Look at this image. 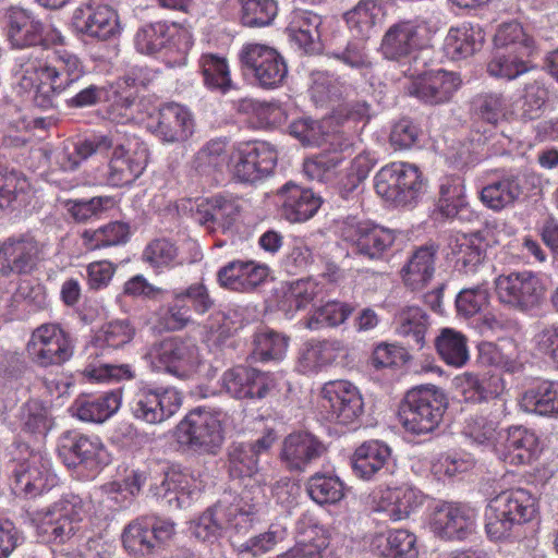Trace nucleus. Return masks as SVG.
Wrapping results in <instances>:
<instances>
[{"label":"nucleus","mask_w":558,"mask_h":558,"mask_svg":"<svg viewBox=\"0 0 558 558\" xmlns=\"http://www.w3.org/2000/svg\"><path fill=\"white\" fill-rule=\"evenodd\" d=\"M241 68L264 89H276L288 76V65L281 53L264 44L246 43L239 52Z\"/></svg>","instance_id":"obj_11"},{"label":"nucleus","mask_w":558,"mask_h":558,"mask_svg":"<svg viewBox=\"0 0 558 558\" xmlns=\"http://www.w3.org/2000/svg\"><path fill=\"white\" fill-rule=\"evenodd\" d=\"M494 44L496 49L511 50L523 56H532L535 50L534 39L518 22L501 24L495 34Z\"/></svg>","instance_id":"obj_49"},{"label":"nucleus","mask_w":558,"mask_h":558,"mask_svg":"<svg viewBox=\"0 0 558 558\" xmlns=\"http://www.w3.org/2000/svg\"><path fill=\"white\" fill-rule=\"evenodd\" d=\"M143 259L158 272L173 269L183 264L177 245L165 238L150 241L143 252Z\"/></svg>","instance_id":"obj_52"},{"label":"nucleus","mask_w":558,"mask_h":558,"mask_svg":"<svg viewBox=\"0 0 558 558\" xmlns=\"http://www.w3.org/2000/svg\"><path fill=\"white\" fill-rule=\"evenodd\" d=\"M51 463L41 452H31L13 470L12 490L16 496L35 498L58 484Z\"/></svg>","instance_id":"obj_19"},{"label":"nucleus","mask_w":558,"mask_h":558,"mask_svg":"<svg viewBox=\"0 0 558 558\" xmlns=\"http://www.w3.org/2000/svg\"><path fill=\"white\" fill-rule=\"evenodd\" d=\"M337 233L355 254L372 260L381 259L396 241L393 230L355 217L340 221Z\"/></svg>","instance_id":"obj_12"},{"label":"nucleus","mask_w":558,"mask_h":558,"mask_svg":"<svg viewBox=\"0 0 558 558\" xmlns=\"http://www.w3.org/2000/svg\"><path fill=\"white\" fill-rule=\"evenodd\" d=\"M198 64L207 88L222 93L229 89L231 77L226 58L215 53H204L201 56Z\"/></svg>","instance_id":"obj_53"},{"label":"nucleus","mask_w":558,"mask_h":558,"mask_svg":"<svg viewBox=\"0 0 558 558\" xmlns=\"http://www.w3.org/2000/svg\"><path fill=\"white\" fill-rule=\"evenodd\" d=\"M499 437L495 452L506 464L525 465L536 459L539 444L533 430L523 426H511L504 434L500 433Z\"/></svg>","instance_id":"obj_24"},{"label":"nucleus","mask_w":558,"mask_h":558,"mask_svg":"<svg viewBox=\"0 0 558 558\" xmlns=\"http://www.w3.org/2000/svg\"><path fill=\"white\" fill-rule=\"evenodd\" d=\"M182 405L181 393L174 388H140L131 403L133 416L147 424H161L172 417Z\"/></svg>","instance_id":"obj_17"},{"label":"nucleus","mask_w":558,"mask_h":558,"mask_svg":"<svg viewBox=\"0 0 558 558\" xmlns=\"http://www.w3.org/2000/svg\"><path fill=\"white\" fill-rule=\"evenodd\" d=\"M538 513L537 499L523 488L508 489L492 498L486 509L485 530L492 541L513 535Z\"/></svg>","instance_id":"obj_4"},{"label":"nucleus","mask_w":558,"mask_h":558,"mask_svg":"<svg viewBox=\"0 0 558 558\" xmlns=\"http://www.w3.org/2000/svg\"><path fill=\"white\" fill-rule=\"evenodd\" d=\"M324 287L314 278H302L290 282L283 291L280 307L286 312L304 308L315 300H323Z\"/></svg>","instance_id":"obj_44"},{"label":"nucleus","mask_w":558,"mask_h":558,"mask_svg":"<svg viewBox=\"0 0 558 558\" xmlns=\"http://www.w3.org/2000/svg\"><path fill=\"white\" fill-rule=\"evenodd\" d=\"M352 308L340 302H328L318 307L307 320V328L317 330L342 324L351 314Z\"/></svg>","instance_id":"obj_63"},{"label":"nucleus","mask_w":558,"mask_h":558,"mask_svg":"<svg viewBox=\"0 0 558 558\" xmlns=\"http://www.w3.org/2000/svg\"><path fill=\"white\" fill-rule=\"evenodd\" d=\"M85 75L78 54L56 49L45 62L26 64L20 84L25 89L34 87V105L46 110L56 107L58 96L74 90Z\"/></svg>","instance_id":"obj_2"},{"label":"nucleus","mask_w":558,"mask_h":558,"mask_svg":"<svg viewBox=\"0 0 558 558\" xmlns=\"http://www.w3.org/2000/svg\"><path fill=\"white\" fill-rule=\"evenodd\" d=\"M421 504L422 496L413 488H387L381 492L376 511L383 512L390 521L397 522L407 519Z\"/></svg>","instance_id":"obj_36"},{"label":"nucleus","mask_w":558,"mask_h":558,"mask_svg":"<svg viewBox=\"0 0 558 558\" xmlns=\"http://www.w3.org/2000/svg\"><path fill=\"white\" fill-rule=\"evenodd\" d=\"M327 57L355 70H369L373 59L366 46L365 38L348 40L344 46H339L327 51Z\"/></svg>","instance_id":"obj_50"},{"label":"nucleus","mask_w":558,"mask_h":558,"mask_svg":"<svg viewBox=\"0 0 558 558\" xmlns=\"http://www.w3.org/2000/svg\"><path fill=\"white\" fill-rule=\"evenodd\" d=\"M104 447L98 438L66 432L59 447V454L69 468L84 464L94 468L102 458Z\"/></svg>","instance_id":"obj_31"},{"label":"nucleus","mask_w":558,"mask_h":558,"mask_svg":"<svg viewBox=\"0 0 558 558\" xmlns=\"http://www.w3.org/2000/svg\"><path fill=\"white\" fill-rule=\"evenodd\" d=\"M481 32L469 25L451 27L445 38L444 48L451 59L460 60L472 56L481 47Z\"/></svg>","instance_id":"obj_47"},{"label":"nucleus","mask_w":558,"mask_h":558,"mask_svg":"<svg viewBox=\"0 0 558 558\" xmlns=\"http://www.w3.org/2000/svg\"><path fill=\"white\" fill-rule=\"evenodd\" d=\"M454 267L464 274L473 272L485 257V247L478 233L454 236L449 243Z\"/></svg>","instance_id":"obj_38"},{"label":"nucleus","mask_w":558,"mask_h":558,"mask_svg":"<svg viewBox=\"0 0 558 558\" xmlns=\"http://www.w3.org/2000/svg\"><path fill=\"white\" fill-rule=\"evenodd\" d=\"M56 347V349H72L74 343L71 335L59 324L49 323L37 327L31 337L28 347Z\"/></svg>","instance_id":"obj_62"},{"label":"nucleus","mask_w":558,"mask_h":558,"mask_svg":"<svg viewBox=\"0 0 558 558\" xmlns=\"http://www.w3.org/2000/svg\"><path fill=\"white\" fill-rule=\"evenodd\" d=\"M222 383L228 393L236 399H263L276 386L270 374L244 366L225 372Z\"/></svg>","instance_id":"obj_27"},{"label":"nucleus","mask_w":558,"mask_h":558,"mask_svg":"<svg viewBox=\"0 0 558 558\" xmlns=\"http://www.w3.org/2000/svg\"><path fill=\"white\" fill-rule=\"evenodd\" d=\"M538 184L539 178L533 172L505 171L481 189L480 198L487 208L500 211L524 199Z\"/></svg>","instance_id":"obj_13"},{"label":"nucleus","mask_w":558,"mask_h":558,"mask_svg":"<svg viewBox=\"0 0 558 558\" xmlns=\"http://www.w3.org/2000/svg\"><path fill=\"white\" fill-rule=\"evenodd\" d=\"M421 24L416 20L400 21L385 33L380 49L388 60L409 62L422 46Z\"/></svg>","instance_id":"obj_25"},{"label":"nucleus","mask_w":558,"mask_h":558,"mask_svg":"<svg viewBox=\"0 0 558 558\" xmlns=\"http://www.w3.org/2000/svg\"><path fill=\"white\" fill-rule=\"evenodd\" d=\"M323 19L310 10L298 9L290 15L287 34L291 41L305 53L315 54L322 50L320 26Z\"/></svg>","instance_id":"obj_29"},{"label":"nucleus","mask_w":558,"mask_h":558,"mask_svg":"<svg viewBox=\"0 0 558 558\" xmlns=\"http://www.w3.org/2000/svg\"><path fill=\"white\" fill-rule=\"evenodd\" d=\"M437 247L434 244L415 248L401 268L403 283L411 290L423 289L434 277Z\"/></svg>","instance_id":"obj_34"},{"label":"nucleus","mask_w":558,"mask_h":558,"mask_svg":"<svg viewBox=\"0 0 558 558\" xmlns=\"http://www.w3.org/2000/svg\"><path fill=\"white\" fill-rule=\"evenodd\" d=\"M110 155L106 171V182L120 187L132 184L144 172L148 163V147L125 129L110 130L105 134H94L74 144L73 151L62 150L58 162L63 171H72L93 155Z\"/></svg>","instance_id":"obj_1"},{"label":"nucleus","mask_w":558,"mask_h":558,"mask_svg":"<svg viewBox=\"0 0 558 558\" xmlns=\"http://www.w3.org/2000/svg\"><path fill=\"white\" fill-rule=\"evenodd\" d=\"M381 15L383 9L377 0H360L344 14V20L356 36L367 39Z\"/></svg>","instance_id":"obj_46"},{"label":"nucleus","mask_w":558,"mask_h":558,"mask_svg":"<svg viewBox=\"0 0 558 558\" xmlns=\"http://www.w3.org/2000/svg\"><path fill=\"white\" fill-rule=\"evenodd\" d=\"M498 300L511 307L527 311L541 304L545 287L532 271H513L495 279Z\"/></svg>","instance_id":"obj_16"},{"label":"nucleus","mask_w":558,"mask_h":558,"mask_svg":"<svg viewBox=\"0 0 558 558\" xmlns=\"http://www.w3.org/2000/svg\"><path fill=\"white\" fill-rule=\"evenodd\" d=\"M448 401L434 385L418 386L409 390L399 410L404 428L413 434H427L442 421Z\"/></svg>","instance_id":"obj_5"},{"label":"nucleus","mask_w":558,"mask_h":558,"mask_svg":"<svg viewBox=\"0 0 558 558\" xmlns=\"http://www.w3.org/2000/svg\"><path fill=\"white\" fill-rule=\"evenodd\" d=\"M277 161L275 145L266 141H247L233 147L228 168L236 181L255 184L272 174Z\"/></svg>","instance_id":"obj_9"},{"label":"nucleus","mask_w":558,"mask_h":558,"mask_svg":"<svg viewBox=\"0 0 558 558\" xmlns=\"http://www.w3.org/2000/svg\"><path fill=\"white\" fill-rule=\"evenodd\" d=\"M7 38L14 49L64 45V36L52 25H45L33 12L11 8L5 16Z\"/></svg>","instance_id":"obj_10"},{"label":"nucleus","mask_w":558,"mask_h":558,"mask_svg":"<svg viewBox=\"0 0 558 558\" xmlns=\"http://www.w3.org/2000/svg\"><path fill=\"white\" fill-rule=\"evenodd\" d=\"M473 109L483 121L496 125L505 120L509 113V104L501 93L488 92L474 97Z\"/></svg>","instance_id":"obj_55"},{"label":"nucleus","mask_w":558,"mask_h":558,"mask_svg":"<svg viewBox=\"0 0 558 558\" xmlns=\"http://www.w3.org/2000/svg\"><path fill=\"white\" fill-rule=\"evenodd\" d=\"M320 408L326 418L341 425L356 423L364 412L359 388L348 380H330L320 389Z\"/></svg>","instance_id":"obj_14"},{"label":"nucleus","mask_w":558,"mask_h":558,"mask_svg":"<svg viewBox=\"0 0 558 558\" xmlns=\"http://www.w3.org/2000/svg\"><path fill=\"white\" fill-rule=\"evenodd\" d=\"M374 185L380 197L396 206H408L417 202L426 187L418 168L408 162L384 166L376 173Z\"/></svg>","instance_id":"obj_8"},{"label":"nucleus","mask_w":558,"mask_h":558,"mask_svg":"<svg viewBox=\"0 0 558 558\" xmlns=\"http://www.w3.org/2000/svg\"><path fill=\"white\" fill-rule=\"evenodd\" d=\"M281 211L290 222H303L312 218L322 205V198L311 189L286 183L280 192Z\"/></svg>","instance_id":"obj_32"},{"label":"nucleus","mask_w":558,"mask_h":558,"mask_svg":"<svg viewBox=\"0 0 558 558\" xmlns=\"http://www.w3.org/2000/svg\"><path fill=\"white\" fill-rule=\"evenodd\" d=\"M86 512L83 499L68 493L47 507L27 512V518L40 542L60 545L77 533Z\"/></svg>","instance_id":"obj_3"},{"label":"nucleus","mask_w":558,"mask_h":558,"mask_svg":"<svg viewBox=\"0 0 558 558\" xmlns=\"http://www.w3.org/2000/svg\"><path fill=\"white\" fill-rule=\"evenodd\" d=\"M456 387L464 401L478 403L497 398L504 390V383L499 376L480 378L466 373L456 379Z\"/></svg>","instance_id":"obj_41"},{"label":"nucleus","mask_w":558,"mask_h":558,"mask_svg":"<svg viewBox=\"0 0 558 558\" xmlns=\"http://www.w3.org/2000/svg\"><path fill=\"white\" fill-rule=\"evenodd\" d=\"M240 109L251 113L257 120L258 126L264 129L280 126L287 120V112L278 102L245 99L241 102Z\"/></svg>","instance_id":"obj_58"},{"label":"nucleus","mask_w":558,"mask_h":558,"mask_svg":"<svg viewBox=\"0 0 558 558\" xmlns=\"http://www.w3.org/2000/svg\"><path fill=\"white\" fill-rule=\"evenodd\" d=\"M194 117L189 107L169 101L160 105L148 124L150 132L163 143H180L194 133Z\"/></svg>","instance_id":"obj_21"},{"label":"nucleus","mask_w":558,"mask_h":558,"mask_svg":"<svg viewBox=\"0 0 558 558\" xmlns=\"http://www.w3.org/2000/svg\"><path fill=\"white\" fill-rule=\"evenodd\" d=\"M175 534L174 522L161 519L143 517L130 522L122 532L124 549L132 556L145 557L153 555L156 548Z\"/></svg>","instance_id":"obj_15"},{"label":"nucleus","mask_w":558,"mask_h":558,"mask_svg":"<svg viewBox=\"0 0 558 558\" xmlns=\"http://www.w3.org/2000/svg\"><path fill=\"white\" fill-rule=\"evenodd\" d=\"M121 400L120 389L106 392L98 398L80 397L73 403L72 411L81 421L102 423L120 409Z\"/></svg>","instance_id":"obj_37"},{"label":"nucleus","mask_w":558,"mask_h":558,"mask_svg":"<svg viewBox=\"0 0 558 558\" xmlns=\"http://www.w3.org/2000/svg\"><path fill=\"white\" fill-rule=\"evenodd\" d=\"M275 436L268 432L250 442H233L228 449V471L231 477H253L259 471V460L269 452Z\"/></svg>","instance_id":"obj_26"},{"label":"nucleus","mask_w":558,"mask_h":558,"mask_svg":"<svg viewBox=\"0 0 558 558\" xmlns=\"http://www.w3.org/2000/svg\"><path fill=\"white\" fill-rule=\"evenodd\" d=\"M461 84L459 73L439 69L415 77L409 86V94L427 105H444L452 99Z\"/></svg>","instance_id":"obj_22"},{"label":"nucleus","mask_w":558,"mask_h":558,"mask_svg":"<svg viewBox=\"0 0 558 558\" xmlns=\"http://www.w3.org/2000/svg\"><path fill=\"white\" fill-rule=\"evenodd\" d=\"M428 327V316L417 306H408L399 315V325L396 328L398 335L412 338L413 344L423 348L425 333Z\"/></svg>","instance_id":"obj_57"},{"label":"nucleus","mask_w":558,"mask_h":558,"mask_svg":"<svg viewBox=\"0 0 558 558\" xmlns=\"http://www.w3.org/2000/svg\"><path fill=\"white\" fill-rule=\"evenodd\" d=\"M226 418L221 410L195 408L178 425L179 441L191 451L215 456L225 441Z\"/></svg>","instance_id":"obj_7"},{"label":"nucleus","mask_w":558,"mask_h":558,"mask_svg":"<svg viewBox=\"0 0 558 558\" xmlns=\"http://www.w3.org/2000/svg\"><path fill=\"white\" fill-rule=\"evenodd\" d=\"M289 536L288 529L281 524H271L268 530L239 546L240 553H248L254 557L262 556L276 545L283 543Z\"/></svg>","instance_id":"obj_60"},{"label":"nucleus","mask_w":558,"mask_h":558,"mask_svg":"<svg viewBox=\"0 0 558 558\" xmlns=\"http://www.w3.org/2000/svg\"><path fill=\"white\" fill-rule=\"evenodd\" d=\"M527 57L511 50L495 48L493 57L487 63V72L495 77L514 80L529 71L530 68L524 60Z\"/></svg>","instance_id":"obj_54"},{"label":"nucleus","mask_w":558,"mask_h":558,"mask_svg":"<svg viewBox=\"0 0 558 558\" xmlns=\"http://www.w3.org/2000/svg\"><path fill=\"white\" fill-rule=\"evenodd\" d=\"M150 355L157 369H165L178 377H187L191 373L197 372L201 367L198 356L193 351H155Z\"/></svg>","instance_id":"obj_51"},{"label":"nucleus","mask_w":558,"mask_h":558,"mask_svg":"<svg viewBox=\"0 0 558 558\" xmlns=\"http://www.w3.org/2000/svg\"><path fill=\"white\" fill-rule=\"evenodd\" d=\"M130 236V226L122 221H111L95 230L82 233L83 245L86 250L96 251L126 243Z\"/></svg>","instance_id":"obj_45"},{"label":"nucleus","mask_w":558,"mask_h":558,"mask_svg":"<svg viewBox=\"0 0 558 558\" xmlns=\"http://www.w3.org/2000/svg\"><path fill=\"white\" fill-rule=\"evenodd\" d=\"M521 404L525 411L539 415L558 414V383L542 381L524 391Z\"/></svg>","instance_id":"obj_43"},{"label":"nucleus","mask_w":558,"mask_h":558,"mask_svg":"<svg viewBox=\"0 0 558 558\" xmlns=\"http://www.w3.org/2000/svg\"><path fill=\"white\" fill-rule=\"evenodd\" d=\"M186 488V475L172 469L165 473L162 482L156 486L155 495L166 499L170 506L181 508L187 494Z\"/></svg>","instance_id":"obj_61"},{"label":"nucleus","mask_w":558,"mask_h":558,"mask_svg":"<svg viewBox=\"0 0 558 558\" xmlns=\"http://www.w3.org/2000/svg\"><path fill=\"white\" fill-rule=\"evenodd\" d=\"M478 513L462 502L437 504L430 515L432 531L444 539L464 541L476 532Z\"/></svg>","instance_id":"obj_18"},{"label":"nucleus","mask_w":558,"mask_h":558,"mask_svg":"<svg viewBox=\"0 0 558 558\" xmlns=\"http://www.w3.org/2000/svg\"><path fill=\"white\" fill-rule=\"evenodd\" d=\"M416 537L407 530H393L376 535L373 551L383 558H417Z\"/></svg>","instance_id":"obj_40"},{"label":"nucleus","mask_w":558,"mask_h":558,"mask_svg":"<svg viewBox=\"0 0 558 558\" xmlns=\"http://www.w3.org/2000/svg\"><path fill=\"white\" fill-rule=\"evenodd\" d=\"M134 46L142 54L161 58L170 66H180L186 63L193 41L187 32H177L165 22H155L138 27Z\"/></svg>","instance_id":"obj_6"},{"label":"nucleus","mask_w":558,"mask_h":558,"mask_svg":"<svg viewBox=\"0 0 558 558\" xmlns=\"http://www.w3.org/2000/svg\"><path fill=\"white\" fill-rule=\"evenodd\" d=\"M343 490V483L333 475L316 473L307 482L308 495L319 505L340 501L344 496Z\"/></svg>","instance_id":"obj_56"},{"label":"nucleus","mask_w":558,"mask_h":558,"mask_svg":"<svg viewBox=\"0 0 558 558\" xmlns=\"http://www.w3.org/2000/svg\"><path fill=\"white\" fill-rule=\"evenodd\" d=\"M351 144L338 143L333 151L316 155L307 158L303 163L304 174L312 181L328 183L332 181L338 172L339 166L344 160L343 153L349 150Z\"/></svg>","instance_id":"obj_42"},{"label":"nucleus","mask_w":558,"mask_h":558,"mask_svg":"<svg viewBox=\"0 0 558 558\" xmlns=\"http://www.w3.org/2000/svg\"><path fill=\"white\" fill-rule=\"evenodd\" d=\"M437 207L447 219L470 222L476 218L466 201L464 182L458 175H447L440 180Z\"/></svg>","instance_id":"obj_30"},{"label":"nucleus","mask_w":558,"mask_h":558,"mask_svg":"<svg viewBox=\"0 0 558 558\" xmlns=\"http://www.w3.org/2000/svg\"><path fill=\"white\" fill-rule=\"evenodd\" d=\"M241 22L247 27L269 25L278 13L276 0H241Z\"/></svg>","instance_id":"obj_59"},{"label":"nucleus","mask_w":558,"mask_h":558,"mask_svg":"<svg viewBox=\"0 0 558 558\" xmlns=\"http://www.w3.org/2000/svg\"><path fill=\"white\" fill-rule=\"evenodd\" d=\"M326 452L325 445L314 435L305 432L288 435L280 452V459L290 471L303 472L313 461Z\"/></svg>","instance_id":"obj_28"},{"label":"nucleus","mask_w":558,"mask_h":558,"mask_svg":"<svg viewBox=\"0 0 558 558\" xmlns=\"http://www.w3.org/2000/svg\"><path fill=\"white\" fill-rule=\"evenodd\" d=\"M73 25L81 34L99 40L114 36L119 26L116 11L99 0H90L76 9Z\"/></svg>","instance_id":"obj_23"},{"label":"nucleus","mask_w":558,"mask_h":558,"mask_svg":"<svg viewBox=\"0 0 558 558\" xmlns=\"http://www.w3.org/2000/svg\"><path fill=\"white\" fill-rule=\"evenodd\" d=\"M268 268L252 260H232L218 271L219 283L232 291L250 292L264 282Z\"/></svg>","instance_id":"obj_33"},{"label":"nucleus","mask_w":558,"mask_h":558,"mask_svg":"<svg viewBox=\"0 0 558 558\" xmlns=\"http://www.w3.org/2000/svg\"><path fill=\"white\" fill-rule=\"evenodd\" d=\"M390 460V448L381 441L371 440L355 449L351 463L356 476L369 480L381 470L387 469Z\"/></svg>","instance_id":"obj_35"},{"label":"nucleus","mask_w":558,"mask_h":558,"mask_svg":"<svg viewBox=\"0 0 558 558\" xmlns=\"http://www.w3.org/2000/svg\"><path fill=\"white\" fill-rule=\"evenodd\" d=\"M229 158L226 140H210L195 154L193 168L202 175H210L221 172L228 166Z\"/></svg>","instance_id":"obj_48"},{"label":"nucleus","mask_w":558,"mask_h":558,"mask_svg":"<svg viewBox=\"0 0 558 558\" xmlns=\"http://www.w3.org/2000/svg\"><path fill=\"white\" fill-rule=\"evenodd\" d=\"M44 256V245L31 233L12 235L0 244V274L29 275Z\"/></svg>","instance_id":"obj_20"},{"label":"nucleus","mask_w":558,"mask_h":558,"mask_svg":"<svg viewBox=\"0 0 558 558\" xmlns=\"http://www.w3.org/2000/svg\"><path fill=\"white\" fill-rule=\"evenodd\" d=\"M227 511L228 508L220 502L209 507L190 522L191 534L199 542L214 544L230 524Z\"/></svg>","instance_id":"obj_39"},{"label":"nucleus","mask_w":558,"mask_h":558,"mask_svg":"<svg viewBox=\"0 0 558 558\" xmlns=\"http://www.w3.org/2000/svg\"><path fill=\"white\" fill-rule=\"evenodd\" d=\"M138 111L137 97L134 92L113 90V99L108 106V118L117 124H129L136 120Z\"/></svg>","instance_id":"obj_64"}]
</instances>
